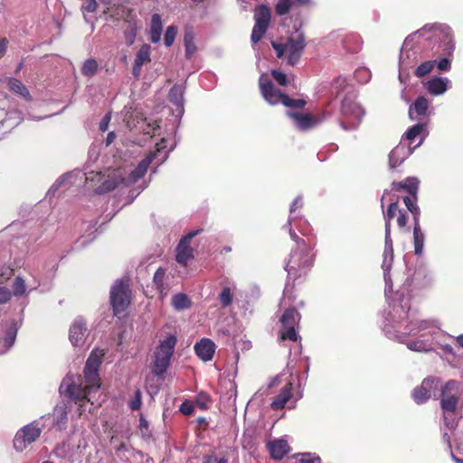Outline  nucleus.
<instances>
[{
    "mask_svg": "<svg viewBox=\"0 0 463 463\" xmlns=\"http://www.w3.org/2000/svg\"><path fill=\"white\" fill-rule=\"evenodd\" d=\"M165 147V139L162 138L161 142L156 144V150L143 159L128 177H122L116 170L109 172L107 175L101 172L89 171L84 173L86 183L89 188H92L99 194L112 191L119 182L127 184H134L144 176L153 159L158 158V163L162 164L167 158L170 150L163 152Z\"/></svg>",
    "mask_w": 463,
    "mask_h": 463,
    "instance_id": "nucleus-3",
    "label": "nucleus"
},
{
    "mask_svg": "<svg viewBox=\"0 0 463 463\" xmlns=\"http://www.w3.org/2000/svg\"><path fill=\"white\" fill-rule=\"evenodd\" d=\"M215 348V344L209 338H203L194 345L195 354L204 362H208L213 359Z\"/></svg>",
    "mask_w": 463,
    "mask_h": 463,
    "instance_id": "nucleus-23",
    "label": "nucleus"
},
{
    "mask_svg": "<svg viewBox=\"0 0 463 463\" xmlns=\"http://www.w3.org/2000/svg\"><path fill=\"white\" fill-rule=\"evenodd\" d=\"M177 31H178V29L175 25H169L166 28L165 36H164V41H165V46L170 47L174 43L175 36L177 34Z\"/></svg>",
    "mask_w": 463,
    "mask_h": 463,
    "instance_id": "nucleus-42",
    "label": "nucleus"
},
{
    "mask_svg": "<svg viewBox=\"0 0 463 463\" xmlns=\"http://www.w3.org/2000/svg\"><path fill=\"white\" fill-rule=\"evenodd\" d=\"M436 64V61H428L425 62H422L415 71V75L418 78H422L429 74L434 68V65Z\"/></svg>",
    "mask_w": 463,
    "mask_h": 463,
    "instance_id": "nucleus-40",
    "label": "nucleus"
},
{
    "mask_svg": "<svg viewBox=\"0 0 463 463\" xmlns=\"http://www.w3.org/2000/svg\"><path fill=\"white\" fill-rule=\"evenodd\" d=\"M413 148L404 143L400 142L389 154V163L392 168H394L404 162V160L413 152Z\"/></svg>",
    "mask_w": 463,
    "mask_h": 463,
    "instance_id": "nucleus-20",
    "label": "nucleus"
},
{
    "mask_svg": "<svg viewBox=\"0 0 463 463\" xmlns=\"http://www.w3.org/2000/svg\"><path fill=\"white\" fill-rule=\"evenodd\" d=\"M425 241V234L422 232L420 223H414L413 225V245L414 253L417 256H420L423 252Z\"/></svg>",
    "mask_w": 463,
    "mask_h": 463,
    "instance_id": "nucleus-31",
    "label": "nucleus"
},
{
    "mask_svg": "<svg viewBox=\"0 0 463 463\" xmlns=\"http://www.w3.org/2000/svg\"><path fill=\"white\" fill-rule=\"evenodd\" d=\"M302 205V197L298 196L295 198L290 205V215L288 222L284 225L285 229H288L290 238L297 245V249L290 254L289 260L285 267L289 276H297L298 271L309 268L312 265L314 259V256L311 253V248L291 229V224L296 218L293 213L298 208H301Z\"/></svg>",
    "mask_w": 463,
    "mask_h": 463,
    "instance_id": "nucleus-5",
    "label": "nucleus"
},
{
    "mask_svg": "<svg viewBox=\"0 0 463 463\" xmlns=\"http://www.w3.org/2000/svg\"><path fill=\"white\" fill-rule=\"evenodd\" d=\"M103 350H93L87 359L84 367V379L80 376L68 374L60 385V392L78 405L79 415L86 412L92 413L96 408L91 401V394L98 392L100 387L99 368Z\"/></svg>",
    "mask_w": 463,
    "mask_h": 463,
    "instance_id": "nucleus-2",
    "label": "nucleus"
},
{
    "mask_svg": "<svg viewBox=\"0 0 463 463\" xmlns=\"http://www.w3.org/2000/svg\"><path fill=\"white\" fill-rule=\"evenodd\" d=\"M272 47L276 51L277 57H286L287 62L294 66L296 65L306 47V39L304 33L298 30L290 35L285 43H278L272 42Z\"/></svg>",
    "mask_w": 463,
    "mask_h": 463,
    "instance_id": "nucleus-7",
    "label": "nucleus"
},
{
    "mask_svg": "<svg viewBox=\"0 0 463 463\" xmlns=\"http://www.w3.org/2000/svg\"><path fill=\"white\" fill-rule=\"evenodd\" d=\"M176 343V336L173 334L167 335L163 340L159 341L155 351L152 369L156 375L160 376L166 372Z\"/></svg>",
    "mask_w": 463,
    "mask_h": 463,
    "instance_id": "nucleus-10",
    "label": "nucleus"
},
{
    "mask_svg": "<svg viewBox=\"0 0 463 463\" xmlns=\"http://www.w3.org/2000/svg\"><path fill=\"white\" fill-rule=\"evenodd\" d=\"M432 37L438 38L442 43V48L447 55H451L454 49L455 43L453 41V34L451 28L445 24H427L409 35L402 44L400 53V73L399 79L403 81V71L408 67L413 66L417 62L416 52L412 50V46L415 42H418L420 38L425 40H430Z\"/></svg>",
    "mask_w": 463,
    "mask_h": 463,
    "instance_id": "nucleus-4",
    "label": "nucleus"
},
{
    "mask_svg": "<svg viewBox=\"0 0 463 463\" xmlns=\"http://www.w3.org/2000/svg\"><path fill=\"white\" fill-rule=\"evenodd\" d=\"M397 223L400 228H405L406 223H407V216H406L405 213L399 211Z\"/></svg>",
    "mask_w": 463,
    "mask_h": 463,
    "instance_id": "nucleus-61",
    "label": "nucleus"
},
{
    "mask_svg": "<svg viewBox=\"0 0 463 463\" xmlns=\"http://www.w3.org/2000/svg\"><path fill=\"white\" fill-rule=\"evenodd\" d=\"M11 291L5 287H0V305L6 303L11 298Z\"/></svg>",
    "mask_w": 463,
    "mask_h": 463,
    "instance_id": "nucleus-56",
    "label": "nucleus"
},
{
    "mask_svg": "<svg viewBox=\"0 0 463 463\" xmlns=\"http://www.w3.org/2000/svg\"><path fill=\"white\" fill-rule=\"evenodd\" d=\"M416 195L415 196H405L403 198V203L406 205L407 209L410 211V209L413 208L416 204Z\"/></svg>",
    "mask_w": 463,
    "mask_h": 463,
    "instance_id": "nucleus-60",
    "label": "nucleus"
},
{
    "mask_svg": "<svg viewBox=\"0 0 463 463\" xmlns=\"http://www.w3.org/2000/svg\"><path fill=\"white\" fill-rule=\"evenodd\" d=\"M38 423L32 422L19 430L14 439V448L16 451H24L29 445L34 442L41 435Z\"/></svg>",
    "mask_w": 463,
    "mask_h": 463,
    "instance_id": "nucleus-12",
    "label": "nucleus"
},
{
    "mask_svg": "<svg viewBox=\"0 0 463 463\" xmlns=\"http://www.w3.org/2000/svg\"><path fill=\"white\" fill-rule=\"evenodd\" d=\"M291 7V1L290 0H278V3L276 5V12L279 15L286 14Z\"/></svg>",
    "mask_w": 463,
    "mask_h": 463,
    "instance_id": "nucleus-45",
    "label": "nucleus"
},
{
    "mask_svg": "<svg viewBox=\"0 0 463 463\" xmlns=\"http://www.w3.org/2000/svg\"><path fill=\"white\" fill-rule=\"evenodd\" d=\"M436 63L439 71H448L450 70V60L447 57L440 59Z\"/></svg>",
    "mask_w": 463,
    "mask_h": 463,
    "instance_id": "nucleus-57",
    "label": "nucleus"
},
{
    "mask_svg": "<svg viewBox=\"0 0 463 463\" xmlns=\"http://www.w3.org/2000/svg\"><path fill=\"white\" fill-rule=\"evenodd\" d=\"M99 155V151L97 146H91L89 149V161L95 162Z\"/></svg>",
    "mask_w": 463,
    "mask_h": 463,
    "instance_id": "nucleus-59",
    "label": "nucleus"
},
{
    "mask_svg": "<svg viewBox=\"0 0 463 463\" xmlns=\"http://www.w3.org/2000/svg\"><path fill=\"white\" fill-rule=\"evenodd\" d=\"M137 36V25L133 23H128L124 29V37L128 45H132Z\"/></svg>",
    "mask_w": 463,
    "mask_h": 463,
    "instance_id": "nucleus-39",
    "label": "nucleus"
},
{
    "mask_svg": "<svg viewBox=\"0 0 463 463\" xmlns=\"http://www.w3.org/2000/svg\"><path fill=\"white\" fill-rule=\"evenodd\" d=\"M458 384L449 381L440 389V407L443 413H454L458 402Z\"/></svg>",
    "mask_w": 463,
    "mask_h": 463,
    "instance_id": "nucleus-13",
    "label": "nucleus"
},
{
    "mask_svg": "<svg viewBox=\"0 0 463 463\" xmlns=\"http://www.w3.org/2000/svg\"><path fill=\"white\" fill-rule=\"evenodd\" d=\"M116 135L114 132H109L106 138V146H109L115 140Z\"/></svg>",
    "mask_w": 463,
    "mask_h": 463,
    "instance_id": "nucleus-64",
    "label": "nucleus"
},
{
    "mask_svg": "<svg viewBox=\"0 0 463 463\" xmlns=\"http://www.w3.org/2000/svg\"><path fill=\"white\" fill-rule=\"evenodd\" d=\"M88 335L87 323L81 317L74 319L69 329V339L73 346H83Z\"/></svg>",
    "mask_w": 463,
    "mask_h": 463,
    "instance_id": "nucleus-17",
    "label": "nucleus"
},
{
    "mask_svg": "<svg viewBox=\"0 0 463 463\" xmlns=\"http://www.w3.org/2000/svg\"><path fill=\"white\" fill-rule=\"evenodd\" d=\"M355 99L354 93H348L342 101L339 122L345 130H355L365 114L363 107Z\"/></svg>",
    "mask_w": 463,
    "mask_h": 463,
    "instance_id": "nucleus-8",
    "label": "nucleus"
},
{
    "mask_svg": "<svg viewBox=\"0 0 463 463\" xmlns=\"http://www.w3.org/2000/svg\"><path fill=\"white\" fill-rule=\"evenodd\" d=\"M388 288L389 309L383 315V331L385 335L418 353L436 352L442 349L449 354L455 355L453 347L447 338L452 337L440 328L437 319H420L411 311L410 298L401 292H396L391 299Z\"/></svg>",
    "mask_w": 463,
    "mask_h": 463,
    "instance_id": "nucleus-1",
    "label": "nucleus"
},
{
    "mask_svg": "<svg viewBox=\"0 0 463 463\" xmlns=\"http://www.w3.org/2000/svg\"><path fill=\"white\" fill-rule=\"evenodd\" d=\"M194 404H193V402H191L189 401L184 402L181 404L180 409H179V411L184 415H191L194 412Z\"/></svg>",
    "mask_w": 463,
    "mask_h": 463,
    "instance_id": "nucleus-50",
    "label": "nucleus"
},
{
    "mask_svg": "<svg viewBox=\"0 0 463 463\" xmlns=\"http://www.w3.org/2000/svg\"><path fill=\"white\" fill-rule=\"evenodd\" d=\"M255 25L251 33L252 43H258L263 37L270 21V11L266 5H260L256 10Z\"/></svg>",
    "mask_w": 463,
    "mask_h": 463,
    "instance_id": "nucleus-15",
    "label": "nucleus"
},
{
    "mask_svg": "<svg viewBox=\"0 0 463 463\" xmlns=\"http://www.w3.org/2000/svg\"><path fill=\"white\" fill-rule=\"evenodd\" d=\"M184 43L185 47V56L190 59L195 53L197 48L194 43V35L191 31H185L184 36Z\"/></svg>",
    "mask_w": 463,
    "mask_h": 463,
    "instance_id": "nucleus-36",
    "label": "nucleus"
},
{
    "mask_svg": "<svg viewBox=\"0 0 463 463\" xmlns=\"http://www.w3.org/2000/svg\"><path fill=\"white\" fill-rule=\"evenodd\" d=\"M288 116L292 119L295 127L300 130H307L321 122V119L300 112H288Z\"/></svg>",
    "mask_w": 463,
    "mask_h": 463,
    "instance_id": "nucleus-21",
    "label": "nucleus"
},
{
    "mask_svg": "<svg viewBox=\"0 0 463 463\" xmlns=\"http://www.w3.org/2000/svg\"><path fill=\"white\" fill-rule=\"evenodd\" d=\"M53 454L57 458H65L67 457V445H58L53 450Z\"/></svg>",
    "mask_w": 463,
    "mask_h": 463,
    "instance_id": "nucleus-55",
    "label": "nucleus"
},
{
    "mask_svg": "<svg viewBox=\"0 0 463 463\" xmlns=\"http://www.w3.org/2000/svg\"><path fill=\"white\" fill-rule=\"evenodd\" d=\"M184 89L182 85H174L168 94L169 100L176 106V117H182L184 114Z\"/></svg>",
    "mask_w": 463,
    "mask_h": 463,
    "instance_id": "nucleus-25",
    "label": "nucleus"
},
{
    "mask_svg": "<svg viewBox=\"0 0 463 463\" xmlns=\"http://www.w3.org/2000/svg\"><path fill=\"white\" fill-rule=\"evenodd\" d=\"M270 456L273 459H281L289 451V446L285 439H275L268 444Z\"/></svg>",
    "mask_w": 463,
    "mask_h": 463,
    "instance_id": "nucleus-27",
    "label": "nucleus"
},
{
    "mask_svg": "<svg viewBox=\"0 0 463 463\" xmlns=\"http://www.w3.org/2000/svg\"><path fill=\"white\" fill-rule=\"evenodd\" d=\"M424 88L432 96H441L451 87V80L447 77H432L423 82Z\"/></svg>",
    "mask_w": 463,
    "mask_h": 463,
    "instance_id": "nucleus-18",
    "label": "nucleus"
},
{
    "mask_svg": "<svg viewBox=\"0 0 463 463\" xmlns=\"http://www.w3.org/2000/svg\"><path fill=\"white\" fill-rule=\"evenodd\" d=\"M439 386V381L435 378H427L422 381L420 386L414 389L412 392L413 400L416 403L426 402Z\"/></svg>",
    "mask_w": 463,
    "mask_h": 463,
    "instance_id": "nucleus-16",
    "label": "nucleus"
},
{
    "mask_svg": "<svg viewBox=\"0 0 463 463\" xmlns=\"http://www.w3.org/2000/svg\"><path fill=\"white\" fill-rule=\"evenodd\" d=\"M141 405V393L139 391H137L134 398L131 400L129 403V407L132 411H137L140 408Z\"/></svg>",
    "mask_w": 463,
    "mask_h": 463,
    "instance_id": "nucleus-52",
    "label": "nucleus"
},
{
    "mask_svg": "<svg viewBox=\"0 0 463 463\" xmlns=\"http://www.w3.org/2000/svg\"><path fill=\"white\" fill-rule=\"evenodd\" d=\"M271 75L273 79L281 86H286L288 82L287 75L282 71L273 70L271 71Z\"/></svg>",
    "mask_w": 463,
    "mask_h": 463,
    "instance_id": "nucleus-47",
    "label": "nucleus"
},
{
    "mask_svg": "<svg viewBox=\"0 0 463 463\" xmlns=\"http://www.w3.org/2000/svg\"><path fill=\"white\" fill-rule=\"evenodd\" d=\"M7 84H8L9 89L13 92H14L25 99H30V93L28 91L27 88L19 80L10 78L8 80Z\"/></svg>",
    "mask_w": 463,
    "mask_h": 463,
    "instance_id": "nucleus-35",
    "label": "nucleus"
},
{
    "mask_svg": "<svg viewBox=\"0 0 463 463\" xmlns=\"http://www.w3.org/2000/svg\"><path fill=\"white\" fill-rule=\"evenodd\" d=\"M390 195V194L385 191L382 196L381 203H382V209L385 221V245H384V251H383V260L382 268L383 269V277L385 281V291L387 292L388 288H392V279L390 277V269L392 264L393 260V244L392 240L391 238V221L393 219V217L396 215L397 212H399V206H398V198H390V203L387 208V211L384 212L383 209V203L384 201L387 200V197Z\"/></svg>",
    "mask_w": 463,
    "mask_h": 463,
    "instance_id": "nucleus-6",
    "label": "nucleus"
},
{
    "mask_svg": "<svg viewBox=\"0 0 463 463\" xmlns=\"http://www.w3.org/2000/svg\"><path fill=\"white\" fill-rule=\"evenodd\" d=\"M110 302L115 314L125 311L128 307L130 289L128 280L119 279L115 282L110 289Z\"/></svg>",
    "mask_w": 463,
    "mask_h": 463,
    "instance_id": "nucleus-11",
    "label": "nucleus"
},
{
    "mask_svg": "<svg viewBox=\"0 0 463 463\" xmlns=\"http://www.w3.org/2000/svg\"><path fill=\"white\" fill-rule=\"evenodd\" d=\"M354 77L361 83H366L371 78V72L367 68H359L355 71Z\"/></svg>",
    "mask_w": 463,
    "mask_h": 463,
    "instance_id": "nucleus-44",
    "label": "nucleus"
},
{
    "mask_svg": "<svg viewBox=\"0 0 463 463\" xmlns=\"http://www.w3.org/2000/svg\"><path fill=\"white\" fill-rule=\"evenodd\" d=\"M162 28L161 16L158 14H154L151 18L150 27V40L152 43H156L161 40Z\"/></svg>",
    "mask_w": 463,
    "mask_h": 463,
    "instance_id": "nucleus-33",
    "label": "nucleus"
},
{
    "mask_svg": "<svg viewBox=\"0 0 463 463\" xmlns=\"http://www.w3.org/2000/svg\"><path fill=\"white\" fill-rule=\"evenodd\" d=\"M430 101L425 97H419L414 101L413 105L410 107L409 114L411 118H414V114L417 116H426L428 114Z\"/></svg>",
    "mask_w": 463,
    "mask_h": 463,
    "instance_id": "nucleus-30",
    "label": "nucleus"
},
{
    "mask_svg": "<svg viewBox=\"0 0 463 463\" xmlns=\"http://www.w3.org/2000/svg\"><path fill=\"white\" fill-rule=\"evenodd\" d=\"M300 316L295 308H288L283 313L280 322L282 324V330L280 332V339L290 341L298 340V333L295 326L298 324Z\"/></svg>",
    "mask_w": 463,
    "mask_h": 463,
    "instance_id": "nucleus-14",
    "label": "nucleus"
},
{
    "mask_svg": "<svg viewBox=\"0 0 463 463\" xmlns=\"http://www.w3.org/2000/svg\"><path fill=\"white\" fill-rule=\"evenodd\" d=\"M237 290L234 283H228L223 286L221 293L219 294V300L222 307H227L232 302L233 295Z\"/></svg>",
    "mask_w": 463,
    "mask_h": 463,
    "instance_id": "nucleus-32",
    "label": "nucleus"
},
{
    "mask_svg": "<svg viewBox=\"0 0 463 463\" xmlns=\"http://www.w3.org/2000/svg\"><path fill=\"white\" fill-rule=\"evenodd\" d=\"M19 327L20 324L17 321L13 320L9 323L0 341L3 345V349L0 350V354H6L14 345Z\"/></svg>",
    "mask_w": 463,
    "mask_h": 463,
    "instance_id": "nucleus-22",
    "label": "nucleus"
},
{
    "mask_svg": "<svg viewBox=\"0 0 463 463\" xmlns=\"http://www.w3.org/2000/svg\"><path fill=\"white\" fill-rule=\"evenodd\" d=\"M7 43L8 41L5 38H0V57H2L5 53Z\"/></svg>",
    "mask_w": 463,
    "mask_h": 463,
    "instance_id": "nucleus-63",
    "label": "nucleus"
},
{
    "mask_svg": "<svg viewBox=\"0 0 463 463\" xmlns=\"http://www.w3.org/2000/svg\"><path fill=\"white\" fill-rule=\"evenodd\" d=\"M81 9L85 12L93 13L97 9L96 0H86L82 4Z\"/></svg>",
    "mask_w": 463,
    "mask_h": 463,
    "instance_id": "nucleus-54",
    "label": "nucleus"
},
{
    "mask_svg": "<svg viewBox=\"0 0 463 463\" xmlns=\"http://www.w3.org/2000/svg\"><path fill=\"white\" fill-rule=\"evenodd\" d=\"M292 396V384H286L280 391V392L274 398L270 406L273 410L283 409L286 403L289 401Z\"/></svg>",
    "mask_w": 463,
    "mask_h": 463,
    "instance_id": "nucleus-28",
    "label": "nucleus"
},
{
    "mask_svg": "<svg viewBox=\"0 0 463 463\" xmlns=\"http://www.w3.org/2000/svg\"><path fill=\"white\" fill-rule=\"evenodd\" d=\"M419 182L414 177H408L404 181L402 182H393L392 189L396 191L405 190L411 196H415L418 191Z\"/></svg>",
    "mask_w": 463,
    "mask_h": 463,
    "instance_id": "nucleus-29",
    "label": "nucleus"
},
{
    "mask_svg": "<svg viewBox=\"0 0 463 463\" xmlns=\"http://www.w3.org/2000/svg\"><path fill=\"white\" fill-rule=\"evenodd\" d=\"M142 125L143 126L140 127V128H142V130L146 134H150L159 128V124L156 120H152V119L148 120L147 118L143 119Z\"/></svg>",
    "mask_w": 463,
    "mask_h": 463,
    "instance_id": "nucleus-43",
    "label": "nucleus"
},
{
    "mask_svg": "<svg viewBox=\"0 0 463 463\" xmlns=\"http://www.w3.org/2000/svg\"><path fill=\"white\" fill-rule=\"evenodd\" d=\"M68 420L67 407L65 404H58L53 410V420L59 430L65 428Z\"/></svg>",
    "mask_w": 463,
    "mask_h": 463,
    "instance_id": "nucleus-34",
    "label": "nucleus"
},
{
    "mask_svg": "<svg viewBox=\"0 0 463 463\" xmlns=\"http://www.w3.org/2000/svg\"><path fill=\"white\" fill-rule=\"evenodd\" d=\"M259 85L263 99L270 105L281 103L288 108H302L306 103L304 99H290L288 96L277 90L266 74L260 75Z\"/></svg>",
    "mask_w": 463,
    "mask_h": 463,
    "instance_id": "nucleus-9",
    "label": "nucleus"
},
{
    "mask_svg": "<svg viewBox=\"0 0 463 463\" xmlns=\"http://www.w3.org/2000/svg\"><path fill=\"white\" fill-rule=\"evenodd\" d=\"M298 463H321V458L313 453H303Z\"/></svg>",
    "mask_w": 463,
    "mask_h": 463,
    "instance_id": "nucleus-46",
    "label": "nucleus"
},
{
    "mask_svg": "<svg viewBox=\"0 0 463 463\" xmlns=\"http://www.w3.org/2000/svg\"><path fill=\"white\" fill-rule=\"evenodd\" d=\"M110 119H111V115H110V113H107V114L102 118L101 121L99 122V129H100L102 132H105V131L108 129Z\"/></svg>",
    "mask_w": 463,
    "mask_h": 463,
    "instance_id": "nucleus-58",
    "label": "nucleus"
},
{
    "mask_svg": "<svg viewBox=\"0 0 463 463\" xmlns=\"http://www.w3.org/2000/svg\"><path fill=\"white\" fill-rule=\"evenodd\" d=\"M72 177L71 174H67L62 176H61L51 187L49 193L52 192L54 193L57 191L65 182H69L70 179Z\"/></svg>",
    "mask_w": 463,
    "mask_h": 463,
    "instance_id": "nucleus-49",
    "label": "nucleus"
},
{
    "mask_svg": "<svg viewBox=\"0 0 463 463\" xmlns=\"http://www.w3.org/2000/svg\"><path fill=\"white\" fill-rule=\"evenodd\" d=\"M150 46L146 43L143 44L138 50L134 64H133V76L137 79L140 76L142 66L150 61Z\"/></svg>",
    "mask_w": 463,
    "mask_h": 463,
    "instance_id": "nucleus-24",
    "label": "nucleus"
},
{
    "mask_svg": "<svg viewBox=\"0 0 463 463\" xmlns=\"http://www.w3.org/2000/svg\"><path fill=\"white\" fill-rule=\"evenodd\" d=\"M453 413H443L444 424L449 430H454L457 426L455 419L452 417Z\"/></svg>",
    "mask_w": 463,
    "mask_h": 463,
    "instance_id": "nucleus-51",
    "label": "nucleus"
},
{
    "mask_svg": "<svg viewBox=\"0 0 463 463\" xmlns=\"http://www.w3.org/2000/svg\"><path fill=\"white\" fill-rule=\"evenodd\" d=\"M426 128V125L422 123L416 124L412 127H411L404 134V137L402 139L405 142L408 141V145H411L416 139L419 137L420 141L416 146H414L412 148L415 149L418 147L423 141L425 137L424 130Z\"/></svg>",
    "mask_w": 463,
    "mask_h": 463,
    "instance_id": "nucleus-26",
    "label": "nucleus"
},
{
    "mask_svg": "<svg viewBox=\"0 0 463 463\" xmlns=\"http://www.w3.org/2000/svg\"><path fill=\"white\" fill-rule=\"evenodd\" d=\"M13 292L16 297H20L25 294L26 285L24 280L21 277H16L13 283Z\"/></svg>",
    "mask_w": 463,
    "mask_h": 463,
    "instance_id": "nucleus-41",
    "label": "nucleus"
},
{
    "mask_svg": "<svg viewBox=\"0 0 463 463\" xmlns=\"http://www.w3.org/2000/svg\"><path fill=\"white\" fill-rule=\"evenodd\" d=\"M410 212L413 215V222L414 223H420V211L418 205H415L413 208L410 209Z\"/></svg>",
    "mask_w": 463,
    "mask_h": 463,
    "instance_id": "nucleus-62",
    "label": "nucleus"
},
{
    "mask_svg": "<svg viewBox=\"0 0 463 463\" xmlns=\"http://www.w3.org/2000/svg\"><path fill=\"white\" fill-rule=\"evenodd\" d=\"M197 234V232H193L184 236L176 247V261L186 266L188 261L194 258L193 249L190 247V241Z\"/></svg>",
    "mask_w": 463,
    "mask_h": 463,
    "instance_id": "nucleus-19",
    "label": "nucleus"
},
{
    "mask_svg": "<svg viewBox=\"0 0 463 463\" xmlns=\"http://www.w3.org/2000/svg\"><path fill=\"white\" fill-rule=\"evenodd\" d=\"M172 305L176 310H184L191 306V300L187 295L179 293L172 298Z\"/></svg>",
    "mask_w": 463,
    "mask_h": 463,
    "instance_id": "nucleus-37",
    "label": "nucleus"
},
{
    "mask_svg": "<svg viewBox=\"0 0 463 463\" xmlns=\"http://www.w3.org/2000/svg\"><path fill=\"white\" fill-rule=\"evenodd\" d=\"M196 403L203 410L208 409L210 403V396L204 392L199 393L196 398Z\"/></svg>",
    "mask_w": 463,
    "mask_h": 463,
    "instance_id": "nucleus-48",
    "label": "nucleus"
},
{
    "mask_svg": "<svg viewBox=\"0 0 463 463\" xmlns=\"http://www.w3.org/2000/svg\"><path fill=\"white\" fill-rule=\"evenodd\" d=\"M165 271L164 269L159 268L154 275V282L157 287L163 285Z\"/></svg>",
    "mask_w": 463,
    "mask_h": 463,
    "instance_id": "nucleus-53",
    "label": "nucleus"
},
{
    "mask_svg": "<svg viewBox=\"0 0 463 463\" xmlns=\"http://www.w3.org/2000/svg\"><path fill=\"white\" fill-rule=\"evenodd\" d=\"M98 71V62L94 59H88L84 61L81 73L86 77H92Z\"/></svg>",
    "mask_w": 463,
    "mask_h": 463,
    "instance_id": "nucleus-38",
    "label": "nucleus"
}]
</instances>
